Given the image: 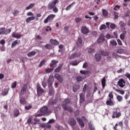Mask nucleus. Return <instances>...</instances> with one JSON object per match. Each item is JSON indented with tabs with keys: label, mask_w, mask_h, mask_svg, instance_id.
Masks as SVG:
<instances>
[{
	"label": "nucleus",
	"mask_w": 130,
	"mask_h": 130,
	"mask_svg": "<svg viewBox=\"0 0 130 130\" xmlns=\"http://www.w3.org/2000/svg\"><path fill=\"white\" fill-rule=\"evenodd\" d=\"M50 113L48 111L47 106H44L39 110V113L37 114L36 116H43V115L48 116Z\"/></svg>",
	"instance_id": "f257e3e1"
},
{
	"label": "nucleus",
	"mask_w": 130,
	"mask_h": 130,
	"mask_svg": "<svg viewBox=\"0 0 130 130\" xmlns=\"http://www.w3.org/2000/svg\"><path fill=\"white\" fill-rule=\"evenodd\" d=\"M108 97L109 98V99L106 101V103L107 105H108V106H113V105H114V103H113V101H112V100H113L114 95L113 92H112V91L109 92Z\"/></svg>",
	"instance_id": "f03ea898"
},
{
	"label": "nucleus",
	"mask_w": 130,
	"mask_h": 130,
	"mask_svg": "<svg viewBox=\"0 0 130 130\" xmlns=\"http://www.w3.org/2000/svg\"><path fill=\"white\" fill-rule=\"evenodd\" d=\"M10 32H12V29L9 28L6 30V27H3L0 28V35L4 34V35H8L10 34Z\"/></svg>",
	"instance_id": "7ed1b4c3"
},
{
	"label": "nucleus",
	"mask_w": 130,
	"mask_h": 130,
	"mask_svg": "<svg viewBox=\"0 0 130 130\" xmlns=\"http://www.w3.org/2000/svg\"><path fill=\"white\" fill-rule=\"evenodd\" d=\"M37 92L38 95L40 97L43 94V93H45V91L42 89L40 84H37Z\"/></svg>",
	"instance_id": "20e7f679"
},
{
	"label": "nucleus",
	"mask_w": 130,
	"mask_h": 130,
	"mask_svg": "<svg viewBox=\"0 0 130 130\" xmlns=\"http://www.w3.org/2000/svg\"><path fill=\"white\" fill-rule=\"evenodd\" d=\"M58 2H59V0H53V2H50L48 5V10H52L56 6Z\"/></svg>",
	"instance_id": "39448f33"
},
{
	"label": "nucleus",
	"mask_w": 130,
	"mask_h": 130,
	"mask_svg": "<svg viewBox=\"0 0 130 130\" xmlns=\"http://www.w3.org/2000/svg\"><path fill=\"white\" fill-rule=\"evenodd\" d=\"M55 18V15L51 14L49 15L44 21V23L45 24H47L48 22H51V21H53V18Z\"/></svg>",
	"instance_id": "423d86ee"
},
{
	"label": "nucleus",
	"mask_w": 130,
	"mask_h": 130,
	"mask_svg": "<svg viewBox=\"0 0 130 130\" xmlns=\"http://www.w3.org/2000/svg\"><path fill=\"white\" fill-rule=\"evenodd\" d=\"M121 116V113L120 112L117 111V110L113 111L112 118H119Z\"/></svg>",
	"instance_id": "0eeeda50"
},
{
	"label": "nucleus",
	"mask_w": 130,
	"mask_h": 130,
	"mask_svg": "<svg viewBox=\"0 0 130 130\" xmlns=\"http://www.w3.org/2000/svg\"><path fill=\"white\" fill-rule=\"evenodd\" d=\"M117 85L120 87V88H124L125 87V80L121 78L119 79L117 82Z\"/></svg>",
	"instance_id": "6e6552de"
},
{
	"label": "nucleus",
	"mask_w": 130,
	"mask_h": 130,
	"mask_svg": "<svg viewBox=\"0 0 130 130\" xmlns=\"http://www.w3.org/2000/svg\"><path fill=\"white\" fill-rule=\"evenodd\" d=\"M62 108L64 110H66L67 111H69L70 113L73 112L74 110H73V108L71 107L70 106H68L67 104H64L62 105Z\"/></svg>",
	"instance_id": "1a4fd4ad"
},
{
	"label": "nucleus",
	"mask_w": 130,
	"mask_h": 130,
	"mask_svg": "<svg viewBox=\"0 0 130 130\" xmlns=\"http://www.w3.org/2000/svg\"><path fill=\"white\" fill-rule=\"evenodd\" d=\"M53 82H54V78L53 77V76H50L47 80V83L48 85V87H52Z\"/></svg>",
	"instance_id": "9d476101"
},
{
	"label": "nucleus",
	"mask_w": 130,
	"mask_h": 130,
	"mask_svg": "<svg viewBox=\"0 0 130 130\" xmlns=\"http://www.w3.org/2000/svg\"><path fill=\"white\" fill-rule=\"evenodd\" d=\"M81 32L84 35H86L89 33V29L85 26H82L81 28Z\"/></svg>",
	"instance_id": "9b49d317"
},
{
	"label": "nucleus",
	"mask_w": 130,
	"mask_h": 130,
	"mask_svg": "<svg viewBox=\"0 0 130 130\" xmlns=\"http://www.w3.org/2000/svg\"><path fill=\"white\" fill-rule=\"evenodd\" d=\"M54 77L55 78H56V80H57V81H59V83H62L63 79L62 78V77H61V75H60L57 73H55L54 75Z\"/></svg>",
	"instance_id": "f8f14e48"
},
{
	"label": "nucleus",
	"mask_w": 130,
	"mask_h": 130,
	"mask_svg": "<svg viewBox=\"0 0 130 130\" xmlns=\"http://www.w3.org/2000/svg\"><path fill=\"white\" fill-rule=\"evenodd\" d=\"M80 55H81V54L80 53V52H75L73 54L71 55H69V57L70 59H73L75 57H79Z\"/></svg>",
	"instance_id": "ddd939ff"
},
{
	"label": "nucleus",
	"mask_w": 130,
	"mask_h": 130,
	"mask_svg": "<svg viewBox=\"0 0 130 130\" xmlns=\"http://www.w3.org/2000/svg\"><path fill=\"white\" fill-rule=\"evenodd\" d=\"M27 93V84H25L20 90L21 95H25Z\"/></svg>",
	"instance_id": "4468645a"
},
{
	"label": "nucleus",
	"mask_w": 130,
	"mask_h": 130,
	"mask_svg": "<svg viewBox=\"0 0 130 130\" xmlns=\"http://www.w3.org/2000/svg\"><path fill=\"white\" fill-rule=\"evenodd\" d=\"M104 40H105V38H104V35L103 34H101L100 35L99 38L97 40V42L98 43H102V42H104Z\"/></svg>",
	"instance_id": "2eb2a0df"
},
{
	"label": "nucleus",
	"mask_w": 130,
	"mask_h": 130,
	"mask_svg": "<svg viewBox=\"0 0 130 130\" xmlns=\"http://www.w3.org/2000/svg\"><path fill=\"white\" fill-rule=\"evenodd\" d=\"M94 57L96 61H97V62H99L100 61H101L102 56L99 53H95L94 55Z\"/></svg>",
	"instance_id": "dca6fc26"
},
{
	"label": "nucleus",
	"mask_w": 130,
	"mask_h": 130,
	"mask_svg": "<svg viewBox=\"0 0 130 130\" xmlns=\"http://www.w3.org/2000/svg\"><path fill=\"white\" fill-rule=\"evenodd\" d=\"M99 53L101 55H103V56H108L109 55V53L108 52L101 49L99 51Z\"/></svg>",
	"instance_id": "f3484780"
},
{
	"label": "nucleus",
	"mask_w": 130,
	"mask_h": 130,
	"mask_svg": "<svg viewBox=\"0 0 130 130\" xmlns=\"http://www.w3.org/2000/svg\"><path fill=\"white\" fill-rule=\"evenodd\" d=\"M57 63H58V61L52 60L51 64H50V68H52V69H54V68L57 66Z\"/></svg>",
	"instance_id": "a211bd4d"
},
{
	"label": "nucleus",
	"mask_w": 130,
	"mask_h": 130,
	"mask_svg": "<svg viewBox=\"0 0 130 130\" xmlns=\"http://www.w3.org/2000/svg\"><path fill=\"white\" fill-rule=\"evenodd\" d=\"M76 44L79 48H81V47H82L83 45V41H82V39H81V38H78Z\"/></svg>",
	"instance_id": "6ab92c4d"
},
{
	"label": "nucleus",
	"mask_w": 130,
	"mask_h": 130,
	"mask_svg": "<svg viewBox=\"0 0 130 130\" xmlns=\"http://www.w3.org/2000/svg\"><path fill=\"white\" fill-rule=\"evenodd\" d=\"M69 123L72 126H74V125H76V123H77V122L75 119L70 118L69 121Z\"/></svg>",
	"instance_id": "aec40b11"
},
{
	"label": "nucleus",
	"mask_w": 130,
	"mask_h": 130,
	"mask_svg": "<svg viewBox=\"0 0 130 130\" xmlns=\"http://www.w3.org/2000/svg\"><path fill=\"white\" fill-rule=\"evenodd\" d=\"M48 88L49 96H53V95H54V89H53V87H48Z\"/></svg>",
	"instance_id": "412c9836"
},
{
	"label": "nucleus",
	"mask_w": 130,
	"mask_h": 130,
	"mask_svg": "<svg viewBox=\"0 0 130 130\" xmlns=\"http://www.w3.org/2000/svg\"><path fill=\"white\" fill-rule=\"evenodd\" d=\"M76 120L78 121V122L79 123V125H81V126H82V127H85V123L84 122L83 120H82V119H81L80 118H77L76 119Z\"/></svg>",
	"instance_id": "4be33fe9"
},
{
	"label": "nucleus",
	"mask_w": 130,
	"mask_h": 130,
	"mask_svg": "<svg viewBox=\"0 0 130 130\" xmlns=\"http://www.w3.org/2000/svg\"><path fill=\"white\" fill-rule=\"evenodd\" d=\"M86 79V77L85 76H77L76 77V80L77 82H82V81H84Z\"/></svg>",
	"instance_id": "5701e85b"
},
{
	"label": "nucleus",
	"mask_w": 130,
	"mask_h": 130,
	"mask_svg": "<svg viewBox=\"0 0 130 130\" xmlns=\"http://www.w3.org/2000/svg\"><path fill=\"white\" fill-rule=\"evenodd\" d=\"M50 42L52 45H58L59 44V42L58 41L56 40H53V39H50Z\"/></svg>",
	"instance_id": "b1692460"
},
{
	"label": "nucleus",
	"mask_w": 130,
	"mask_h": 130,
	"mask_svg": "<svg viewBox=\"0 0 130 130\" xmlns=\"http://www.w3.org/2000/svg\"><path fill=\"white\" fill-rule=\"evenodd\" d=\"M80 103L85 102V94L83 93L80 94Z\"/></svg>",
	"instance_id": "393cba45"
},
{
	"label": "nucleus",
	"mask_w": 130,
	"mask_h": 130,
	"mask_svg": "<svg viewBox=\"0 0 130 130\" xmlns=\"http://www.w3.org/2000/svg\"><path fill=\"white\" fill-rule=\"evenodd\" d=\"M19 102L21 105H25V104L27 103L24 97L20 98Z\"/></svg>",
	"instance_id": "a878e982"
},
{
	"label": "nucleus",
	"mask_w": 130,
	"mask_h": 130,
	"mask_svg": "<svg viewBox=\"0 0 130 130\" xmlns=\"http://www.w3.org/2000/svg\"><path fill=\"white\" fill-rule=\"evenodd\" d=\"M87 51L88 53L89 54H92V53H95V49L92 48L91 47H88L87 48Z\"/></svg>",
	"instance_id": "bb28decb"
},
{
	"label": "nucleus",
	"mask_w": 130,
	"mask_h": 130,
	"mask_svg": "<svg viewBox=\"0 0 130 130\" xmlns=\"http://www.w3.org/2000/svg\"><path fill=\"white\" fill-rule=\"evenodd\" d=\"M102 85L103 89H105V86H106V78L104 77L101 80Z\"/></svg>",
	"instance_id": "cd10ccee"
},
{
	"label": "nucleus",
	"mask_w": 130,
	"mask_h": 130,
	"mask_svg": "<svg viewBox=\"0 0 130 130\" xmlns=\"http://www.w3.org/2000/svg\"><path fill=\"white\" fill-rule=\"evenodd\" d=\"M12 37H13V38H17V39H20V38L22 37L21 35H19V34L15 33V32H13L12 34Z\"/></svg>",
	"instance_id": "c85d7f7f"
},
{
	"label": "nucleus",
	"mask_w": 130,
	"mask_h": 130,
	"mask_svg": "<svg viewBox=\"0 0 130 130\" xmlns=\"http://www.w3.org/2000/svg\"><path fill=\"white\" fill-rule=\"evenodd\" d=\"M9 90H10V88L6 87L4 89V92H3L2 95H3V96H6V95H8V93H9Z\"/></svg>",
	"instance_id": "c756f323"
},
{
	"label": "nucleus",
	"mask_w": 130,
	"mask_h": 130,
	"mask_svg": "<svg viewBox=\"0 0 130 130\" xmlns=\"http://www.w3.org/2000/svg\"><path fill=\"white\" fill-rule=\"evenodd\" d=\"M36 55V52L32 51L27 53L28 57H32Z\"/></svg>",
	"instance_id": "7c9ffc66"
},
{
	"label": "nucleus",
	"mask_w": 130,
	"mask_h": 130,
	"mask_svg": "<svg viewBox=\"0 0 130 130\" xmlns=\"http://www.w3.org/2000/svg\"><path fill=\"white\" fill-rule=\"evenodd\" d=\"M14 114L15 117H17V116H19V115H20V111H19V109H15L14 110Z\"/></svg>",
	"instance_id": "2f4dec72"
},
{
	"label": "nucleus",
	"mask_w": 130,
	"mask_h": 130,
	"mask_svg": "<svg viewBox=\"0 0 130 130\" xmlns=\"http://www.w3.org/2000/svg\"><path fill=\"white\" fill-rule=\"evenodd\" d=\"M62 68V64H60L58 68H56L54 70L55 73H59Z\"/></svg>",
	"instance_id": "473e14b6"
},
{
	"label": "nucleus",
	"mask_w": 130,
	"mask_h": 130,
	"mask_svg": "<svg viewBox=\"0 0 130 130\" xmlns=\"http://www.w3.org/2000/svg\"><path fill=\"white\" fill-rule=\"evenodd\" d=\"M46 62V60L45 59L42 60L38 66L39 68H42V67H43V66L45 64Z\"/></svg>",
	"instance_id": "72a5a7b5"
},
{
	"label": "nucleus",
	"mask_w": 130,
	"mask_h": 130,
	"mask_svg": "<svg viewBox=\"0 0 130 130\" xmlns=\"http://www.w3.org/2000/svg\"><path fill=\"white\" fill-rule=\"evenodd\" d=\"M35 17L34 16L28 17L26 20V23H30L31 21H34Z\"/></svg>",
	"instance_id": "f704fd0d"
},
{
	"label": "nucleus",
	"mask_w": 130,
	"mask_h": 130,
	"mask_svg": "<svg viewBox=\"0 0 130 130\" xmlns=\"http://www.w3.org/2000/svg\"><path fill=\"white\" fill-rule=\"evenodd\" d=\"M102 14L103 17H107L108 16V11L106 9H102Z\"/></svg>",
	"instance_id": "c9c22d12"
},
{
	"label": "nucleus",
	"mask_w": 130,
	"mask_h": 130,
	"mask_svg": "<svg viewBox=\"0 0 130 130\" xmlns=\"http://www.w3.org/2000/svg\"><path fill=\"white\" fill-rule=\"evenodd\" d=\"M79 62L77 60L71 61L70 62V64L71 66H78Z\"/></svg>",
	"instance_id": "e433bc0d"
},
{
	"label": "nucleus",
	"mask_w": 130,
	"mask_h": 130,
	"mask_svg": "<svg viewBox=\"0 0 130 130\" xmlns=\"http://www.w3.org/2000/svg\"><path fill=\"white\" fill-rule=\"evenodd\" d=\"M19 44V43H18V40H15L13 42L12 45H11V48H14L16 45H18Z\"/></svg>",
	"instance_id": "4c0bfd02"
},
{
	"label": "nucleus",
	"mask_w": 130,
	"mask_h": 130,
	"mask_svg": "<svg viewBox=\"0 0 130 130\" xmlns=\"http://www.w3.org/2000/svg\"><path fill=\"white\" fill-rule=\"evenodd\" d=\"M110 43L113 45V46H116V45H117V43L115 40H111L110 42Z\"/></svg>",
	"instance_id": "58836bf2"
},
{
	"label": "nucleus",
	"mask_w": 130,
	"mask_h": 130,
	"mask_svg": "<svg viewBox=\"0 0 130 130\" xmlns=\"http://www.w3.org/2000/svg\"><path fill=\"white\" fill-rule=\"evenodd\" d=\"M52 71H53V68H47L45 69V72H46L47 74H50Z\"/></svg>",
	"instance_id": "ea45409f"
},
{
	"label": "nucleus",
	"mask_w": 130,
	"mask_h": 130,
	"mask_svg": "<svg viewBox=\"0 0 130 130\" xmlns=\"http://www.w3.org/2000/svg\"><path fill=\"white\" fill-rule=\"evenodd\" d=\"M116 99L118 102H121L123 99L122 96L118 95L116 96Z\"/></svg>",
	"instance_id": "a19ab883"
},
{
	"label": "nucleus",
	"mask_w": 130,
	"mask_h": 130,
	"mask_svg": "<svg viewBox=\"0 0 130 130\" xmlns=\"http://www.w3.org/2000/svg\"><path fill=\"white\" fill-rule=\"evenodd\" d=\"M75 4H76L75 2H73V3L71 4L69 6H68L66 9V11H69V10H70L73 5H75Z\"/></svg>",
	"instance_id": "79ce46f5"
},
{
	"label": "nucleus",
	"mask_w": 130,
	"mask_h": 130,
	"mask_svg": "<svg viewBox=\"0 0 130 130\" xmlns=\"http://www.w3.org/2000/svg\"><path fill=\"white\" fill-rule=\"evenodd\" d=\"M107 28V27L106 26V25H105V24H102L101 25L100 27V30H101V31H102V30H105Z\"/></svg>",
	"instance_id": "37998d69"
},
{
	"label": "nucleus",
	"mask_w": 130,
	"mask_h": 130,
	"mask_svg": "<svg viewBox=\"0 0 130 130\" xmlns=\"http://www.w3.org/2000/svg\"><path fill=\"white\" fill-rule=\"evenodd\" d=\"M34 6H35V4L34 3L30 4L28 7L26 8V10H30V9L34 8Z\"/></svg>",
	"instance_id": "c03bdc74"
},
{
	"label": "nucleus",
	"mask_w": 130,
	"mask_h": 130,
	"mask_svg": "<svg viewBox=\"0 0 130 130\" xmlns=\"http://www.w3.org/2000/svg\"><path fill=\"white\" fill-rule=\"evenodd\" d=\"M45 47L46 48V49H51V48H52V46H51V45L49 44H47L45 46Z\"/></svg>",
	"instance_id": "a18cd8bd"
},
{
	"label": "nucleus",
	"mask_w": 130,
	"mask_h": 130,
	"mask_svg": "<svg viewBox=\"0 0 130 130\" xmlns=\"http://www.w3.org/2000/svg\"><path fill=\"white\" fill-rule=\"evenodd\" d=\"M80 73L82 75H87V74H88V73H89V71H85V70H80Z\"/></svg>",
	"instance_id": "49530a36"
},
{
	"label": "nucleus",
	"mask_w": 130,
	"mask_h": 130,
	"mask_svg": "<svg viewBox=\"0 0 130 130\" xmlns=\"http://www.w3.org/2000/svg\"><path fill=\"white\" fill-rule=\"evenodd\" d=\"M113 15H114V18L115 19H118V13L115 12V11H114L113 12Z\"/></svg>",
	"instance_id": "de8ad7c7"
},
{
	"label": "nucleus",
	"mask_w": 130,
	"mask_h": 130,
	"mask_svg": "<svg viewBox=\"0 0 130 130\" xmlns=\"http://www.w3.org/2000/svg\"><path fill=\"white\" fill-rule=\"evenodd\" d=\"M129 95H130V93L129 92H128L127 93H126L124 98L125 99V100H127V99H128V98H129Z\"/></svg>",
	"instance_id": "09e8293b"
},
{
	"label": "nucleus",
	"mask_w": 130,
	"mask_h": 130,
	"mask_svg": "<svg viewBox=\"0 0 130 130\" xmlns=\"http://www.w3.org/2000/svg\"><path fill=\"white\" fill-rule=\"evenodd\" d=\"M16 87H17V82L15 81L14 82H13L12 84L11 88L12 89H15V88H16Z\"/></svg>",
	"instance_id": "8fccbe9b"
},
{
	"label": "nucleus",
	"mask_w": 130,
	"mask_h": 130,
	"mask_svg": "<svg viewBox=\"0 0 130 130\" xmlns=\"http://www.w3.org/2000/svg\"><path fill=\"white\" fill-rule=\"evenodd\" d=\"M115 91L116 92H119L120 94H121V95H124V90H121L119 89H115Z\"/></svg>",
	"instance_id": "3c124183"
},
{
	"label": "nucleus",
	"mask_w": 130,
	"mask_h": 130,
	"mask_svg": "<svg viewBox=\"0 0 130 130\" xmlns=\"http://www.w3.org/2000/svg\"><path fill=\"white\" fill-rule=\"evenodd\" d=\"M120 38L121 40H124V38H125V34H121L120 35Z\"/></svg>",
	"instance_id": "603ef678"
},
{
	"label": "nucleus",
	"mask_w": 130,
	"mask_h": 130,
	"mask_svg": "<svg viewBox=\"0 0 130 130\" xmlns=\"http://www.w3.org/2000/svg\"><path fill=\"white\" fill-rule=\"evenodd\" d=\"M19 12L17 10H14V11L13 12V15L14 17H16L17 16V14H19Z\"/></svg>",
	"instance_id": "864d4df0"
},
{
	"label": "nucleus",
	"mask_w": 130,
	"mask_h": 130,
	"mask_svg": "<svg viewBox=\"0 0 130 130\" xmlns=\"http://www.w3.org/2000/svg\"><path fill=\"white\" fill-rule=\"evenodd\" d=\"M41 116H36V115L35 116V117L34 119V121H36V122H39L40 121V119L37 118V117H40Z\"/></svg>",
	"instance_id": "5fc2aeb1"
},
{
	"label": "nucleus",
	"mask_w": 130,
	"mask_h": 130,
	"mask_svg": "<svg viewBox=\"0 0 130 130\" xmlns=\"http://www.w3.org/2000/svg\"><path fill=\"white\" fill-rule=\"evenodd\" d=\"M82 21V18L81 17H77L75 18V22L76 23H79V22H81Z\"/></svg>",
	"instance_id": "6e6d98bb"
},
{
	"label": "nucleus",
	"mask_w": 130,
	"mask_h": 130,
	"mask_svg": "<svg viewBox=\"0 0 130 130\" xmlns=\"http://www.w3.org/2000/svg\"><path fill=\"white\" fill-rule=\"evenodd\" d=\"M88 66H89V64H88V62H85L83 63V69H86V68H88Z\"/></svg>",
	"instance_id": "4d7b16f0"
},
{
	"label": "nucleus",
	"mask_w": 130,
	"mask_h": 130,
	"mask_svg": "<svg viewBox=\"0 0 130 130\" xmlns=\"http://www.w3.org/2000/svg\"><path fill=\"white\" fill-rule=\"evenodd\" d=\"M32 108V106L29 105V106H26L25 107V110H30Z\"/></svg>",
	"instance_id": "13d9d810"
},
{
	"label": "nucleus",
	"mask_w": 130,
	"mask_h": 130,
	"mask_svg": "<svg viewBox=\"0 0 130 130\" xmlns=\"http://www.w3.org/2000/svg\"><path fill=\"white\" fill-rule=\"evenodd\" d=\"M75 116H78V115H80V111L79 110H76L74 112Z\"/></svg>",
	"instance_id": "bf43d9fd"
},
{
	"label": "nucleus",
	"mask_w": 130,
	"mask_h": 130,
	"mask_svg": "<svg viewBox=\"0 0 130 130\" xmlns=\"http://www.w3.org/2000/svg\"><path fill=\"white\" fill-rule=\"evenodd\" d=\"M53 12H54V13H57V12H58V9H57V7H56V6H55L53 9Z\"/></svg>",
	"instance_id": "052dcab7"
},
{
	"label": "nucleus",
	"mask_w": 130,
	"mask_h": 130,
	"mask_svg": "<svg viewBox=\"0 0 130 130\" xmlns=\"http://www.w3.org/2000/svg\"><path fill=\"white\" fill-rule=\"evenodd\" d=\"M120 8V7H119V6L116 5V6H115L113 10L114 11H117V10H119Z\"/></svg>",
	"instance_id": "680f3d73"
},
{
	"label": "nucleus",
	"mask_w": 130,
	"mask_h": 130,
	"mask_svg": "<svg viewBox=\"0 0 130 130\" xmlns=\"http://www.w3.org/2000/svg\"><path fill=\"white\" fill-rule=\"evenodd\" d=\"M69 29H70V26H65V27H64V32H68Z\"/></svg>",
	"instance_id": "e2e57ef3"
},
{
	"label": "nucleus",
	"mask_w": 130,
	"mask_h": 130,
	"mask_svg": "<svg viewBox=\"0 0 130 130\" xmlns=\"http://www.w3.org/2000/svg\"><path fill=\"white\" fill-rule=\"evenodd\" d=\"M64 103H66L65 104H69V103H70V102H71V101L70 100V99H66V100H64Z\"/></svg>",
	"instance_id": "0e129e2a"
},
{
	"label": "nucleus",
	"mask_w": 130,
	"mask_h": 130,
	"mask_svg": "<svg viewBox=\"0 0 130 130\" xmlns=\"http://www.w3.org/2000/svg\"><path fill=\"white\" fill-rule=\"evenodd\" d=\"M116 27V25L113 23H112L111 25H110V28L111 29H114Z\"/></svg>",
	"instance_id": "69168bd1"
},
{
	"label": "nucleus",
	"mask_w": 130,
	"mask_h": 130,
	"mask_svg": "<svg viewBox=\"0 0 130 130\" xmlns=\"http://www.w3.org/2000/svg\"><path fill=\"white\" fill-rule=\"evenodd\" d=\"M42 85L43 88H46L47 84H46V82L45 81H43L42 83Z\"/></svg>",
	"instance_id": "338daca9"
},
{
	"label": "nucleus",
	"mask_w": 130,
	"mask_h": 130,
	"mask_svg": "<svg viewBox=\"0 0 130 130\" xmlns=\"http://www.w3.org/2000/svg\"><path fill=\"white\" fill-rule=\"evenodd\" d=\"M117 41L118 45H120L121 46H122V42H121V41H120V40L118 39L117 40Z\"/></svg>",
	"instance_id": "774afa93"
}]
</instances>
